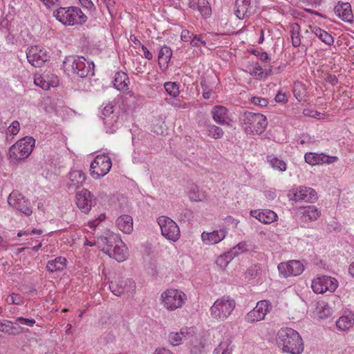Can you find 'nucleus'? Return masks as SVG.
<instances>
[{
	"label": "nucleus",
	"mask_w": 354,
	"mask_h": 354,
	"mask_svg": "<svg viewBox=\"0 0 354 354\" xmlns=\"http://www.w3.org/2000/svg\"><path fill=\"white\" fill-rule=\"evenodd\" d=\"M62 68L68 74L72 73L82 78L95 75L94 62L83 56L66 57L62 63Z\"/></svg>",
	"instance_id": "nucleus-1"
},
{
	"label": "nucleus",
	"mask_w": 354,
	"mask_h": 354,
	"mask_svg": "<svg viewBox=\"0 0 354 354\" xmlns=\"http://www.w3.org/2000/svg\"><path fill=\"white\" fill-rule=\"evenodd\" d=\"M277 344L283 352L300 354L304 344L299 333L290 328H282L277 333Z\"/></svg>",
	"instance_id": "nucleus-2"
},
{
	"label": "nucleus",
	"mask_w": 354,
	"mask_h": 354,
	"mask_svg": "<svg viewBox=\"0 0 354 354\" xmlns=\"http://www.w3.org/2000/svg\"><path fill=\"white\" fill-rule=\"evenodd\" d=\"M235 306L234 299L229 296H223L217 299L210 307V316L217 322H223L231 315Z\"/></svg>",
	"instance_id": "nucleus-3"
},
{
	"label": "nucleus",
	"mask_w": 354,
	"mask_h": 354,
	"mask_svg": "<svg viewBox=\"0 0 354 354\" xmlns=\"http://www.w3.org/2000/svg\"><path fill=\"white\" fill-rule=\"evenodd\" d=\"M55 18L65 26L82 25L87 17L77 7L59 8L54 12Z\"/></svg>",
	"instance_id": "nucleus-4"
},
{
	"label": "nucleus",
	"mask_w": 354,
	"mask_h": 354,
	"mask_svg": "<svg viewBox=\"0 0 354 354\" xmlns=\"http://www.w3.org/2000/svg\"><path fill=\"white\" fill-rule=\"evenodd\" d=\"M240 120L247 133L259 135L265 131L268 125L266 117L259 113L245 111L241 115Z\"/></svg>",
	"instance_id": "nucleus-5"
},
{
	"label": "nucleus",
	"mask_w": 354,
	"mask_h": 354,
	"mask_svg": "<svg viewBox=\"0 0 354 354\" xmlns=\"http://www.w3.org/2000/svg\"><path fill=\"white\" fill-rule=\"evenodd\" d=\"M186 300L185 293L176 288H168L160 295L161 304L169 311L181 308Z\"/></svg>",
	"instance_id": "nucleus-6"
},
{
	"label": "nucleus",
	"mask_w": 354,
	"mask_h": 354,
	"mask_svg": "<svg viewBox=\"0 0 354 354\" xmlns=\"http://www.w3.org/2000/svg\"><path fill=\"white\" fill-rule=\"evenodd\" d=\"M35 140L32 137L26 136L18 140L9 149L12 161H19L27 158L32 153Z\"/></svg>",
	"instance_id": "nucleus-7"
},
{
	"label": "nucleus",
	"mask_w": 354,
	"mask_h": 354,
	"mask_svg": "<svg viewBox=\"0 0 354 354\" xmlns=\"http://www.w3.org/2000/svg\"><path fill=\"white\" fill-rule=\"evenodd\" d=\"M157 222L161 230V234L167 239L176 242L180 236V231L177 223L171 218L166 216H160L157 218Z\"/></svg>",
	"instance_id": "nucleus-8"
},
{
	"label": "nucleus",
	"mask_w": 354,
	"mask_h": 354,
	"mask_svg": "<svg viewBox=\"0 0 354 354\" xmlns=\"http://www.w3.org/2000/svg\"><path fill=\"white\" fill-rule=\"evenodd\" d=\"M136 288V283L132 279H124L120 276L115 277L109 283L110 290L116 296H130L133 294Z\"/></svg>",
	"instance_id": "nucleus-9"
},
{
	"label": "nucleus",
	"mask_w": 354,
	"mask_h": 354,
	"mask_svg": "<svg viewBox=\"0 0 354 354\" xmlns=\"http://www.w3.org/2000/svg\"><path fill=\"white\" fill-rule=\"evenodd\" d=\"M112 167L111 158L104 154L97 155L90 165V172L93 178L99 179L104 176Z\"/></svg>",
	"instance_id": "nucleus-10"
},
{
	"label": "nucleus",
	"mask_w": 354,
	"mask_h": 354,
	"mask_svg": "<svg viewBox=\"0 0 354 354\" xmlns=\"http://www.w3.org/2000/svg\"><path fill=\"white\" fill-rule=\"evenodd\" d=\"M337 287V280L326 275L317 277L311 281V289L316 294H323L326 291L333 292Z\"/></svg>",
	"instance_id": "nucleus-11"
},
{
	"label": "nucleus",
	"mask_w": 354,
	"mask_h": 354,
	"mask_svg": "<svg viewBox=\"0 0 354 354\" xmlns=\"http://www.w3.org/2000/svg\"><path fill=\"white\" fill-rule=\"evenodd\" d=\"M8 203L10 206L26 216H30L32 213L30 202L19 191L14 190L10 194Z\"/></svg>",
	"instance_id": "nucleus-12"
},
{
	"label": "nucleus",
	"mask_w": 354,
	"mask_h": 354,
	"mask_svg": "<svg viewBox=\"0 0 354 354\" xmlns=\"http://www.w3.org/2000/svg\"><path fill=\"white\" fill-rule=\"evenodd\" d=\"M271 308L272 305L268 300L259 301L257 303L256 306L246 314L245 319L248 323L263 320Z\"/></svg>",
	"instance_id": "nucleus-13"
},
{
	"label": "nucleus",
	"mask_w": 354,
	"mask_h": 354,
	"mask_svg": "<svg viewBox=\"0 0 354 354\" xmlns=\"http://www.w3.org/2000/svg\"><path fill=\"white\" fill-rule=\"evenodd\" d=\"M257 10V0H236L234 12L239 19H244L254 15Z\"/></svg>",
	"instance_id": "nucleus-14"
},
{
	"label": "nucleus",
	"mask_w": 354,
	"mask_h": 354,
	"mask_svg": "<svg viewBox=\"0 0 354 354\" xmlns=\"http://www.w3.org/2000/svg\"><path fill=\"white\" fill-rule=\"evenodd\" d=\"M120 240L121 238L118 234L106 230L104 234L97 236L95 244L98 248H101L102 251L107 254L113 248H114V245L118 243Z\"/></svg>",
	"instance_id": "nucleus-15"
},
{
	"label": "nucleus",
	"mask_w": 354,
	"mask_h": 354,
	"mask_svg": "<svg viewBox=\"0 0 354 354\" xmlns=\"http://www.w3.org/2000/svg\"><path fill=\"white\" fill-rule=\"evenodd\" d=\"M75 198L77 207L85 214L88 213L92 206L96 203V198L86 189L77 192Z\"/></svg>",
	"instance_id": "nucleus-16"
},
{
	"label": "nucleus",
	"mask_w": 354,
	"mask_h": 354,
	"mask_svg": "<svg viewBox=\"0 0 354 354\" xmlns=\"http://www.w3.org/2000/svg\"><path fill=\"white\" fill-rule=\"evenodd\" d=\"M26 57L28 62L35 67L41 66L48 59L46 51L37 46L29 47L26 51Z\"/></svg>",
	"instance_id": "nucleus-17"
},
{
	"label": "nucleus",
	"mask_w": 354,
	"mask_h": 354,
	"mask_svg": "<svg viewBox=\"0 0 354 354\" xmlns=\"http://www.w3.org/2000/svg\"><path fill=\"white\" fill-rule=\"evenodd\" d=\"M278 270L281 275L284 277L298 276L304 270V266L299 261L292 260L287 263H281L278 266Z\"/></svg>",
	"instance_id": "nucleus-18"
},
{
	"label": "nucleus",
	"mask_w": 354,
	"mask_h": 354,
	"mask_svg": "<svg viewBox=\"0 0 354 354\" xmlns=\"http://www.w3.org/2000/svg\"><path fill=\"white\" fill-rule=\"evenodd\" d=\"M334 12L342 21L348 23L353 22V15L351 6L348 2L338 1L334 7Z\"/></svg>",
	"instance_id": "nucleus-19"
},
{
	"label": "nucleus",
	"mask_w": 354,
	"mask_h": 354,
	"mask_svg": "<svg viewBox=\"0 0 354 354\" xmlns=\"http://www.w3.org/2000/svg\"><path fill=\"white\" fill-rule=\"evenodd\" d=\"M211 114L216 123L227 127L230 126L231 120L226 107L221 105L214 106L211 111Z\"/></svg>",
	"instance_id": "nucleus-20"
},
{
	"label": "nucleus",
	"mask_w": 354,
	"mask_h": 354,
	"mask_svg": "<svg viewBox=\"0 0 354 354\" xmlns=\"http://www.w3.org/2000/svg\"><path fill=\"white\" fill-rule=\"evenodd\" d=\"M250 214L265 224H270L277 218V214L270 209H253L250 211Z\"/></svg>",
	"instance_id": "nucleus-21"
},
{
	"label": "nucleus",
	"mask_w": 354,
	"mask_h": 354,
	"mask_svg": "<svg viewBox=\"0 0 354 354\" xmlns=\"http://www.w3.org/2000/svg\"><path fill=\"white\" fill-rule=\"evenodd\" d=\"M226 233L227 232L224 229H220L212 232H204L201 234V239L206 245L216 244L225 239Z\"/></svg>",
	"instance_id": "nucleus-22"
},
{
	"label": "nucleus",
	"mask_w": 354,
	"mask_h": 354,
	"mask_svg": "<svg viewBox=\"0 0 354 354\" xmlns=\"http://www.w3.org/2000/svg\"><path fill=\"white\" fill-rule=\"evenodd\" d=\"M127 254L128 249L122 239L118 243L114 245V248L107 253L110 257L115 259L118 262L125 261L127 258Z\"/></svg>",
	"instance_id": "nucleus-23"
},
{
	"label": "nucleus",
	"mask_w": 354,
	"mask_h": 354,
	"mask_svg": "<svg viewBox=\"0 0 354 354\" xmlns=\"http://www.w3.org/2000/svg\"><path fill=\"white\" fill-rule=\"evenodd\" d=\"M288 196L290 200L295 201V202H308L310 200L308 189L303 186H299L290 190Z\"/></svg>",
	"instance_id": "nucleus-24"
},
{
	"label": "nucleus",
	"mask_w": 354,
	"mask_h": 354,
	"mask_svg": "<svg viewBox=\"0 0 354 354\" xmlns=\"http://www.w3.org/2000/svg\"><path fill=\"white\" fill-rule=\"evenodd\" d=\"M337 160L338 157L335 156H329L324 153L311 152V166L323 164L330 165L336 162Z\"/></svg>",
	"instance_id": "nucleus-25"
},
{
	"label": "nucleus",
	"mask_w": 354,
	"mask_h": 354,
	"mask_svg": "<svg viewBox=\"0 0 354 354\" xmlns=\"http://www.w3.org/2000/svg\"><path fill=\"white\" fill-rule=\"evenodd\" d=\"M69 188L77 189L82 186L86 180V175L81 170H73L68 174Z\"/></svg>",
	"instance_id": "nucleus-26"
},
{
	"label": "nucleus",
	"mask_w": 354,
	"mask_h": 354,
	"mask_svg": "<svg viewBox=\"0 0 354 354\" xmlns=\"http://www.w3.org/2000/svg\"><path fill=\"white\" fill-rule=\"evenodd\" d=\"M172 56V50L167 46H162L158 53V64L162 71L167 69Z\"/></svg>",
	"instance_id": "nucleus-27"
},
{
	"label": "nucleus",
	"mask_w": 354,
	"mask_h": 354,
	"mask_svg": "<svg viewBox=\"0 0 354 354\" xmlns=\"http://www.w3.org/2000/svg\"><path fill=\"white\" fill-rule=\"evenodd\" d=\"M294 96L296 99L301 102L308 103L309 101V94L308 91V86L301 82H297L294 84L293 88Z\"/></svg>",
	"instance_id": "nucleus-28"
},
{
	"label": "nucleus",
	"mask_w": 354,
	"mask_h": 354,
	"mask_svg": "<svg viewBox=\"0 0 354 354\" xmlns=\"http://www.w3.org/2000/svg\"><path fill=\"white\" fill-rule=\"evenodd\" d=\"M311 32L323 43L330 46L334 42L333 37L325 30L317 26H311Z\"/></svg>",
	"instance_id": "nucleus-29"
},
{
	"label": "nucleus",
	"mask_w": 354,
	"mask_h": 354,
	"mask_svg": "<svg viewBox=\"0 0 354 354\" xmlns=\"http://www.w3.org/2000/svg\"><path fill=\"white\" fill-rule=\"evenodd\" d=\"M116 225L120 230L125 234H130L133 231V218L129 215H122L116 220Z\"/></svg>",
	"instance_id": "nucleus-30"
},
{
	"label": "nucleus",
	"mask_w": 354,
	"mask_h": 354,
	"mask_svg": "<svg viewBox=\"0 0 354 354\" xmlns=\"http://www.w3.org/2000/svg\"><path fill=\"white\" fill-rule=\"evenodd\" d=\"M113 83L114 87L118 91H126L129 89V77L124 72L116 73Z\"/></svg>",
	"instance_id": "nucleus-31"
},
{
	"label": "nucleus",
	"mask_w": 354,
	"mask_h": 354,
	"mask_svg": "<svg viewBox=\"0 0 354 354\" xmlns=\"http://www.w3.org/2000/svg\"><path fill=\"white\" fill-rule=\"evenodd\" d=\"M232 341L229 335L223 337V340L214 348L213 354H232L233 351Z\"/></svg>",
	"instance_id": "nucleus-32"
},
{
	"label": "nucleus",
	"mask_w": 354,
	"mask_h": 354,
	"mask_svg": "<svg viewBox=\"0 0 354 354\" xmlns=\"http://www.w3.org/2000/svg\"><path fill=\"white\" fill-rule=\"evenodd\" d=\"M187 328H182L180 332H171L168 335V342L170 345L176 346L182 343L183 339L189 338Z\"/></svg>",
	"instance_id": "nucleus-33"
},
{
	"label": "nucleus",
	"mask_w": 354,
	"mask_h": 354,
	"mask_svg": "<svg viewBox=\"0 0 354 354\" xmlns=\"http://www.w3.org/2000/svg\"><path fill=\"white\" fill-rule=\"evenodd\" d=\"M67 260L65 257H57L53 260L48 261L46 269L50 272H59L66 267Z\"/></svg>",
	"instance_id": "nucleus-34"
},
{
	"label": "nucleus",
	"mask_w": 354,
	"mask_h": 354,
	"mask_svg": "<svg viewBox=\"0 0 354 354\" xmlns=\"http://www.w3.org/2000/svg\"><path fill=\"white\" fill-rule=\"evenodd\" d=\"M188 196L191 201L200 202L206 200L207 195L205 190L200 189V187L196 185H193L189 188Z\"/></svg>",
	"instance_id": "nucleus-35"
},
{
	"label": "nucleus",
	"mask_w": 354,
	"mask_h": 354,
	"mask_svg": "<svg viewBox=\"0 0 354 354\" xmlns=\"http://www.w3.org/2000/svg\"><path fill=\"white\" fill-rule=\"evenodd\" d=\"M114 106L111 104H107L102 111V119L105 125H113V122L116 121L115 119V115L113 114Z\"/></svg>",
	"instance_id": "nucleus-36"
},
{
	"label": "nucleus",
	"mask_w": 354,
	"mask_h": 354,
	"mask_svg": "<svg viewBox=\"0 0 354 354\" xmlns=\"http://www.w3.org/2000/svg\"><path fill=\"white\" fill-rule=\"evenodd\" d=\"M354 324V315L349 313L347 315L340 317L336 321V326L341 330H346Z\"/></svg>",
	"instance_id": "nucleus-37"
},
{
	"label": "nucleus",
	"mask_w": 354,
	"mask_h": 354,
	"mask_svg": "<svg viewBox=\"0 0 354 354\" xmlns=\"http://www.w3.org/2000/svg\"><path fill=\"white\" fill-rule=\"evenodd\" d=\"M266 158L272 169L279 171H285L286 170L287 165L283 160L275 157L274 155H268Z\"/></svg>",
	"instance_id": "nucleus-38"
},
{
	"label": "nucleus",
	"mask_w": 354,
	"mask_h": 354,
	"mask_svg": "<svg viewBox=\"0 0 354 354\" xmlns=\"http://www.w3.org/2000/svg\"><path fill=\"white\" fill-rule=\"evenodd\" d=\"M189 348L194 354L201 353L205 348V344L201 338L192 336L189 340Z\"/></svg>",
	"instance_id": "nucleus-39"
},
{
	"label": "nucleus",
	"mask_w": 354,
	"mask_h": 354,
	"mask_svg": "<svg viewBox=\"0 0 354 354\" xmlns=\"http://www.w3.org/2000/svg\"><path fill=\"white\" fill-rule=\"evenodd\" d=\"M206 131L207 135L214 139H220L224 135V132L221 127L212 124L206 125Z\"/></svg>",
	"instance_id": "nucleus-40"
},
{
	"label": "nucleus",
	"mask_w": 354,
	"mask_h": 354,
	"mask_svg": "<svg viewBox=\"0 0 354 354\" xmlns=\"http://www.w3.org/2000/svg\"><path fill=\"white\" fill-rule=\"evenodd\" d=\"M271 68L263 70L261 66L257 64L251 71V75L259 80H264L271 74Z\"/></svg>",
	"instance_id": "nucleus-41"
},
{
	"label": "nucleus",
	"mask_w": 354,
	"mask_h": 354,
	"mask_svg": "<svg viewBox=\"0 0 354 354\" xmlns=\"http://www.w3.org/2000/svg\"><path fill=\"white\" fill-rule=\"evenodd\" d=\"M198 10L204 17H208L211 15V8L207 0H198Z\"/></svg>",
	"instance_id": "nucleus-42"
},
{
	"label": "nucleus",
	"mask_w": 354,
	"mask_h": 354,
	"mask_svg": "<svg viewBox=\"0 0 354 354\" xmlns=\"http://www.w3.org/2000/svg\"><path fill=\"white\" fill-rule=\"evenodd\" d=\"M262 273V269L260 265L256 264L251 266L246 271V278L252 279L260 276Z\"/></svg>",
	"instance_id": "nucleus-43"
},
{
	"label": "nucleus",
	"mask_w": 354,
	"mask_h": 354,
	"mask_svg": "<svg viewBox=\"0 0 354 354\" xmlns=\"http://www.w3.org/2000/svg\"><path fill=\"white\" fill-rule=\"evenodd\" d=\"M317 310L321 318L327 317L330 314V309L327 303L324 301L317 303Z\"/></svg>",
	"instance_id": "nucleus-44"
},
{
	"label": "nucleus",
	"mask_w": 354,
	"mask_h": 354,
	"mask_svg": "<svg viewBox=\"0 0 354 354\" xmlns=\"http://www.w3.org/2000/svg\"><path fill=\"white\" fill-rule=\"evenodd\" d=\"M15 327L12 326L10 321L0 320V332H3L9 335H15Z\"/></svg>",
	"instance_id": "nucleus-45"
},
{
	"label": "nucleus",
	"mask_w": 354,
	"mask_h": 354,
	"mask_svg": "<svg viewBox=\"0 0 354 354\" xmlns=\"http://www.w3.org/2000/svg\"><path fill=\"white\" fill-rule=\"evenodd\" d=\"M164 87L167 93L172 96L176 97L179 94V87L176 82H168L164 84Z\"/></svg>",
	"instance_id": "nucleus-46"
},
{
	"label": "nucleus",
	"mask_w": 354,
	"mask_h": 354,
	"mask_svg": "<svg viewBox=\"0 0 354 354\" xmlns=\"http://www.w3.org/2000/svg\"><path fill=\"white\" fill-rule=\"evenodd\" d=\"M247 250L248 245L245 242L243 241L238 243L236 246L232 248L228 252V254H230V256H231V257H235L239 254L243 253V252H245Z\"/></svg>",
	"instance_id": "nucleus-47"
},
{
	"label": "nucleus",
	"mask_w": 354,
	"mask_h": 354,
	"mask_svg": "<svg viewBox=\"0 0 354 354\" xmlns=\"http://www.w3.org/2000/svg\"><path fill=\"white\" fill-rule=\"evenodd\" d=\"M193 37L190 40V45L193 47H198L201 45L206 46V41L203 39L202 35H192Z\"/></svg>",
	"instance_id": "nucleus-48"
},
{
	"label": "nucleus",
	"mask_w": 354,
	"mask_h": 354,
	"mask_svg": "<svg viewBox=\"0 0 354 354\" xmlns=\"http://www.w3.org/2000/svg\"><path fill=\"white\" fill-rule=\"evenodd\" d=\"M20 129V124L17 120L13 121L10 126L7 127L6 134L10 136L17 135Z\"/></svg>",
	"instance_id": "nucleus-49"
},
{
	"label": "nucleus",
	"mask_w": 354,
	"mask_h": 354,
	"mask_svg": "<svg viewBox=\"0 0 354 354\" xmlns=\"http://www.w3.org/2000/svg\"><path fill=\"white\" fill-rule=\"evenodd\" d=\"M232 258L228 253L221 255L216 259V264L221 268H225Z\"/></svg>",
	"instance_id": "nucleus-50"
},
{
	"label": "nucleus",
	"mask_w": 354,
	"mask_h": 354,
	"mask_svg": "<svg viewBox=\"0 0 354 354\" xmlns=\"http://www.w3.org/2000/svg\"><path fill=\"white\" fill-rule=\"evenodd\" d=\"M105 218L106 216L104 214H100L95 220L88 221V227L90 230H95V228L99 226L100 223L104 221Z\"/></svg>",
	"instance_id": "nucleus-51"
},
{
	"label": "nucleus",
	"mask_w": 354,
	"mask_h": 354,
	"mask_svg": "<svg viewBox=\"0 0 354 354\" xmlns=\"http://www.w3.org/2000/svg\"><path fill=\"white\" fill-rule=\"evenodd\" d=\"M251 102L256 105L259 106L260 107H266L268 104V101L266 98L261 97H253L251 99Z\"/></svg>",
	"instance_id": "nucleus-52"
},
{
	"label": "nucleus",
	"mask_w": 354,
	"mask_h": 354,
	"mask_svg": "<svg viewBox=\"0 0 354 354\" xmlns=\"http://www.w3.org/2000/svg\"><path fill=\"white\" fill-rule=\"evenodd\" d=\"M16 323L26 325L30 327H32L35 324V320L34 319L25 318L23 317H17L15 319Z\"/></svg>",
	"instance_id": "nucleus-53"
},
{
	"label": "nucleus",
	"mask_w": 354,
	"mask_h": 354,
	"mask_svg": "<svg viewBox=\"0 0 354 354\" xmlns=\"http://www.w3.org/2000/svg\"><path fill=\"white\" fill-rule=\"evenodd\" d=\"M12 299H13L12 300V305L20 306L24 304V297L21 295H19L18 293H12Z\"/></svg>",
	"instance_id": "nucleus-54"
},
{
	"label": "nucleus",
	"mask_w": 354,
	"mask_h": 354,
	"mask_svg": "<svg viewBox=\"0 0 354 354\" xmlns=\"http://www.w3.org/2000/svg\"><path fill=\"white\" fill-rule=\"evenodd\" d=\"M275 101L279 103L285 104L288 102V97L286 93L278 92L275 96Z\"/></svg>",
	"instance_id": "nucleus-55"
},
{
	"label": "nucleus",
	"mask_w": 354,
	"mask_h": 354,
	"mask_svg": "<svg viewBox=\"0 0 354 354\" xmlns=\"http://www.w3.org/2000/svg\"><path fill=\"white\" fill-rule=\"evenodd\" d=\"M192 35L193 34L191 35L190 32L188 30L184 29L181 32L180 37L183 41H189V40L192 39V36H193Z\"/></svg>",
	"instance_id": "nucleus-56"
},
{
	"label": "nucleus",
	"mask_w": 354,
	"mask_h": 354,
	"mask_svg": "<svg viewBox=\"0 0 354 354\" xmlns=\"http://www.w3.org/2000/svg\"><path fill=\"white\" fill-rule=\"evenodd\" d=\"M321 216V212L315 206L311 205V221L317 220Z\"/></svg>",
	"instance_id": "nucleus-57"
},
{
	"label": "nucleus",
	"mask_w": 354,
	"mask_h": 354,
	"mask_svg": "<svg viewBox=\"0 0 354 354\" xmlns=\"http://www.w3.org/2000/svg\"><path fill=\"white\" fill-rule=\"evenodd\" d=\"M35 84L37 86H39L43 89L47 90L49 88L48 84L46 83V82H43L41 78H40V77L35 79Z\"/></svg>",
	"instance_id": "nucleus-58"
},
{
	"label": "nucleus",
	"mask_w": 354,
	"mask_h": 354,
	"mask_svg": "<svg viewBox=\"0 0 354 354\" xmlns=\"http://www.w3.org/2000/svg\"><path fill=\"white\" fill-rule=\"evenodd\" d=\"M141 48L143 52L144 57L147 59L148 60L152 59V58H153L152 53L147 49V48L145 46L142 45Z\"/></svg>",
	"instance_id": "nucleus-59"
},
{
	"label": "nucleus",
	"mask_w": 354,
	"mask_h": 354,
	"mask_svg": "<svg viewBox=\"0 0 354 354\" xmlns=\"http://www.w3.org/2000/svg\"><path fill=\"white\" fill-rule=\"evenodd\" d=\"M327 82L330 83L331 85H335L338 82V79L335 75H328L326 77Z\"/></svg>",
	"instance_id": "nucleus-60"
},
{
	"label": "nucleus",
	"mask_w": 354,
	"mask_h": 354,
	"mask_svg": "<svg viewBox=\"0 0 354 354\" xmlns=\"http://www.w3.org/2000/svg\"><path fill=\"white\" fill-rule=\"evenodd\" d=\"M153 354H174L171 351L166 348H157Z\"/></svg>",
	"instance_id": "nucleus-61"
},
{
	"label": "nucleus",
	"mask_w": 354,
	"mask_h": 354,
	"mask_svg": "<svg viewBox=\"0 0 354 354\" xmlns=\"http://www.w3.org/2000/svg\"><path fill=\"white\" fill-rule=\"evenodd\" d=\"M325 114L317 111L311 110V118H315L318 120L324 119Z\"/></svg>",
	"instance_id": "nucleus-62"
},
{
	"label": "nucleus",
	"mask_w": 354,
	"mask_h": 354,
	"mask_svg": "<svg viewBox=\"0 0 354 354\" xmlns=\"http://www.w3.org/2000/svg\"><path fill=\"white\" fill-rule=\"evenodd\" d=\"M82 5L84 7H86L88 9H92L94 8V4L91 1V0H80Z\"/></svg>",
	"instance_id": "nucleus-63"
},
{
	"label": "nucleus",
	"mask_w": 354,
	"mask_h": 354,
	"mask_svg": "<svg viewBox=\"0 0 354 354\" xmlns=\"http://www.w3.org/2000/svg\"><path fill=\"white\" fill-rule=\"evenodd\" d=\"M259 57L260 59L263 62H268L270 60V57L268 56V53L266 52L261 53L259 55Z\"/></svg>",
	"instance_id": "nucleus-64"
}]
</instances>
